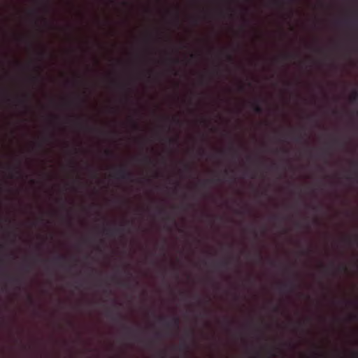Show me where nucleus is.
Returning <instances> with one entry per match:
<instances>
[{
  "label": "nucleus",
  "mask_w": 358,
  "mask_h": 358,
  "mask_svg": "<svg viewBox=\"0 0 358 358\" xmlns=\"http://www.w3.org/2000/svg\"><path fill=\"white\" fill-rule=\"evenodd\" d=\"M115 176L120 179L132 181L133 173L124 165H121L115 170Z\"/></svg>",
  "instance_id": "f257e3e1"
},
{
  "label": "nucleus",
  "mask_w": 358,
  "mask_h": 358,
  "mask_svg": "<svg viewBox=\"0 0 358 358\" xmlns=\"http://www.w3.org/2000/svg\"><path fill=\"white\" fill-rule=\"evenodd\" d=\"M296 289V285L294 282H290L289 283H284L280 285L281 290H288L289 292H294Z\"/></svg>",
  "instance_id": "f03ea898"
},
{
  "label": "nucleus",
  "mask_w": 358,
  "mask_h": 358,
  "mask_svg": "<svg viewBox=\"0 0 358 358\" xmlns=\"http://www.w3.org/2000/svg\"><path fill=\"white\" fill-rule=\"evenodd\" d=\"M179 324H180L179 318L177 317H173L171 322L166 323V326L167 327H171L173 326V327H175L176 328H178Z\"/></svg>",
  "instance_id": "7ed1b4c3"
},
{
  "label": "nucleus",
  "mask_w": 358,
  "mask_h": 358,
  "mask_svg": "<svg viewBox=\"0 0 358 358\" xmlns=\"http://www.w3.org/2000/svg\"><path fill=\"white\" fill-rule=\"evenodd\" d=\"M252 107L253 110L257 113H262L263 112V108L259 103V102L255 101L252 103Z\"/></svg>",
  "instance_id": "20e7f679"
},
{
  "label": "nucleus",
  "mask_w": 358,
  "mask_h": 358,
  "mask_svg": "<svg viewBox=\"0 0 358 358\" xmlns=\"http://www.w3.org/2000/svg\"><path fill=\"white\" fill-rule=\"evenodd\" d=\"M350 101L351 103H355L358 101V92L356 90H354L350 96Z\"/></svg>",
  "instance_id": "39448f33"
},
{
  "label": "nucleus",
  "mask_w": 358,
  "mask_h": 358,
  "mask_svg": "<svg viewBox=\"0 0 358 358\" xmlns=\"http://www.w3.org/2000/svg\"><path fill=\"white\" fill-rule=\"evenodd\" d=\"M122 228H120V229H103V231L108 234V235H113V234L116 233V232H118L120 231H122Z\"/></svg>",
  "instance_id": "423d86ee"
},
{
  "label": "nucleus",
  "mask_w": 358,
  "mask_h": 358,
  "mask_svg": "<svg viewBox=\"0 0 358 358\" xmlns=\"http://www.w3.org/2000/svg\"><path fill=\"white\" fill-rule=\"evenodd\" d=\"M229 264H230L229 260H224V261L220 262L219 264V265L221 266H223V267H228Z\"/></svg>",
  "instance_id": "0eeeda50"
},
{
  "label": "nucleus",
  "mask_w": 358,
  "mask_h": 358,
  "mask_svg": "<svg viewBox=\"0 0 358 358\" xmlns=\"http://www.w3.org/2000/svg\"><path fill=\"white\" fill-rule=\"evenodd\" d=\"M322 356V354H321L318 351L313 352V357L315 358H319V357H321Z\"/></svg>",
  "instance_id": "6e6552de"
},
{
  "label": "nucleus",
  "mask_w": 358,
  "mask_h": 358,
  "mask_svg": "<svg viewBox=\"0 0 358 358\" xmlns=\"http://www.w3.org/2000/svg\"><path fill=\"white\" fill-rule=\"evenodd\" d=\"M124 329L126 330L127 334L128 335H131L133 333V331L131 328H129L128 327H124Z\"/></svg>",
  "instance_id": "1a4fd4ad"
},
{
  "label": "nucleus",
  "mask_w": 358,
  "mask_h": 358,
  "mask_svg": "<svg viewBox=\"0 0 358 358\" xmlns=\"http://www.w3.org/2000/svg\"><path fill=\"white\" fill-rule=\"evenodd\" d=\"M339 269L345 272L348 271L347 266L343 264L339 266Z\"/></svg>",
  "instance_id": "9d476101"
},
{
  "label": "nucleus",
  "mask_w": 358,
  "mask_h": 358,
  "mask_svg": "<svg viewBox=\"0 0 358 358\" xmlns=\"http://www.w3.org/2000/svg\"><path fill=\"white\" fill-rule=\"evenodd\" d=\"M65 259H66V257H65L64 256H59V257H57L56 258V259H55V260H56L57 262H59V261H62H62H64V260H65Z\"/></svg>",
  "instance_id": "9b49d317"
},
{
  "label": "nucleus",
  "mask_w": 358,
  "mask_h": 358,
  "mask_svg": "<svg viewBox=\"0 0 358 358\" xmlns=\"http://www.w3.org/2000/svg\"><path fill=\"white\" fill-rule=\"evenodd\" d=\"M352 357H354V358H357L358 357V352L357 351H353L352 352Z\"/></svg>",
  "instance_id": "f8f14e48"
},
{
  "label": "nucleus",
  "mask_w": 358,
  "mask_h": 358,
  "mask_svg": "<svg viewBox=\"0 0 358 358\" xmlns=\"http://www.w3.org/2000/svg\"><path fill=\"white\" fill-rule=\"evenodd\" d=\"M173 121L176 124H180V120H179V119H178V118H173Z\"/></svg>",
  "instance_id": "ddd939ff"
},
{
  "label": "nucleus",
  "mask_w": 358,
  "mask_h": 358,
  "mask_svg": "<svg viewBox=\"0 0 358 358\" xmlns=\"http://www.w3.org/2000/svg\"><path fill=\"white\" fill-rule=\"evenodd\" d=\"M120 318H122V315L121 314H117V317H113V320H116L117 319H120Z\"/></svg>",
  "instance_id": "4468645a"
},
{
  "label": "nucleus",
  "mask_w": 358,
  "mask_h": 358,
  "mask_svg": "<svg viewBox=\"0 0 358 358\" xmlns=\"http://www.w3.org/2000/svg\"><path fill=\"white\" fill-rule=\"evenodd\" d=\"M227 58L228 61H229V62H232L233 61V57L230 55H227Z\"/></svg>",
  "instance_id": "2eb2a0df"
},
{
  "label": "nucleus",
  "mask_w": 358,
  "mask_h": 358,
  "mask_svg": "<svg viewBox=\"0 0 358 358\" xmlns=\"http://www.w3.org/2000/svg\"><path fill=\"white\" fill-rule=\"evenodd\" d=\"M133 127L135 129H138V125L135 122H133Z\"/></svg>",
  "instance_id": "dca6fc26"
},
{
  "label": "nucleus",
  "mask_w": 358,
  "mask_h": 358,
  "mask_svg": "<svg viewBox=\"0 0 358 358\" xmlns=\"http://www.w3.org/2000/svg\"><path fill=\"white\" fill-rule=\"evenodd\" d=\"M177 142V139H174V138H170L169 139V143H176Z\"/></svg>",
  "instance_id": "f3484780"
},
{
  "label": "nucleus",
  "mask_w": 358,
  "mask_h": 358,
  "mask_svg": "<svg viewBox=\"0 0 358 358\" xmlns=\"http://www.w3.org/2000/svg\"><path fill=\"white\" fill-rule=\"evenodd\" d=\"M143 159L149 163L151 162V159L148 156L144 157Z\"/></svg>",
  "instance_id": "a211bd4d"
},
{
  "label": "nucleus",
  "mask_w": 358,
  "mask_h": 358,
  "mask_svg": "<svg viewBox=\"0 0 358 358\" xmlns=\"http://www.w3.org/2000/svg\"><path fill=\"white\" fill-rule=\"evenodd\" d=\"M122 286L125 287H130V285L129 282H124L122 284Z\"/></svg>",
  "instance_id": "6ab92c4d"
},
{
  "label": "nucleus",
  "mask_w": 358,
  "mask_h": 358,
  "mask_svg": "<svg viewBox=\"0 0 358 358\" xmlns=\"http://www.w3.org/2000/svg\"><path fill=\"white\" fill-rule=\"evenodd\" d=\"M13 170L15 171V172L17 174H20V170L18 168H13Z\"/></svg>",
  "instance_id": "aec40b11"
},
{
  "label": "nucleus",
  "mask_w": 358,
  "mask_h": 358,
  "mask_svg": "<svg viewBox=\"0 0 358 358\" xmlns=\"http://www.w3.org/2000/svg\"><path fill=\"white\" fill-rule=\"evenodd\" d=\"M301 139H302V136H297V137L295 138L296 141H297V142L301 141Z\"/></svg>",
  "instance_id": "412c9836"
},
{
  "label": "nucleus",
  "mask_w": 358,
  "mask_h": 358,
  "mask_svg": "<svg viewBox=\"0 0 358 358\" xmlns=\"http://www.w3.org/2000/svg\"><path fill=\"white\" fill-rule=\"evenodd\" d=\"M214 181V180H205L203 182V185H205L207 182H211Z\"/></svg>",
  "instance_id": "4be33fe9"
},
{
  "label": "nucleus",
  "mask_w": 358,
  "mask_h": 358,
  "mask_svg": "<svg viewBox=\"0 0 358 358\" xmlns=\"http://www.w3.org/2000/svg\"><path fill=\"white\" fill-rule=\"evenodd\" d=\"M185 170H187V171H190L191 167H190L188 164H185Z\"/></svg>",
  "instance_id": "5701e85b"
},
{
  "label": "nucleus",
  "mask_w": 358,
  "mask_h": 358,
  "mask_svg": "<svg viewBox=\"0 0 358 358\" xmlns=\"http://www.w3.org/2000/svg\"><path fill=\"white\" fill-rule=\"evenodd\" d=\"M24 269H25V271H29V270H30V266H29V265H26V266H24Z\"/></svg>",
  "instance_id": "b1692460"
},
{
  "label": "nucleus",
  "mask_w": 358,
  "mask_h": 358,
  "mask_svg": "<svg viewBox=\"0 0 358 358\" xmlns=\"http://www.w3.org/2000/svg\"><path fill=\"white\" fill-rule=\"evenodd\" d=\"M159 322H164L165 321V317H162V316L159 317Z\"/></svg>",
  "instance_id": "393cba45"
},
{
  "label": "nucleus",
  "mask_w": 358,
  "mask_h": 358,
  "mask_svg": "<svg viewBox=\"0 0 358 358\" xmlns=\"http://www.w3.org/2000/svg\"><path fill=\"white\" fill-rule=\"evenodd\" d=\"M268 354H269V356H270V357H275V354H274L272 351H269V352H268Z\"/></svg>",
  "instance_id": "a878e982"
},
{
  "label": "nucleus",
  "mask_w": 358,
  "mask_h": 358,
  "mask_svg": "<svg viewBox=\"0 0 358 358\" xmlns=\"http://www.w3.org/2000/svg\"><path fill=\"white\" fill-rule=\"evenodd\" d=\"M105 153L106 155H112V152L109 150H106L105 151Z\"/></svg>",
  "instance_id": "bb28decb"
},
{
  "label": "nucleus",
  "mask_w": 358,
  "mask_h": 358,
  "mask_svg": "<svg viewBox=\"0 0 358 358\" xmlns=\"http://www.w3.org/2000/svg\"><path fill=\"white\" fill-rule=\"evenodd\" d=\"M182 348L184 350H187V345L183 344V345H182Z\"/></svg>",
  "instance_id": "cd10ccee"
},
{
  "label": "nucleus",
  "mask_w": 358,
  "mask_h": 358,
  "mask_svg": "<svg viewBox=\"0 0 358 358\" xmlns=\"http://www.w3.org/2000/svg\"><path fill=\"white\" fill-rule=\"evenodd\" d=\"M20 103H21L24 106H26V104H27V103H26V101H25V100H21V101H20Z\"/></svg>",
  "instance_id": "c85d7f7f"
},
{
  "label": "nucleus",
  "mask_w": 358,
  "mask_h": 358,
  "mask_svg": "<svg viewBox=\"0 0 358 358\" xmlns=\"http://www.w3.org/2000/svg\"><path fill=\"white\" fill-rule=\"evenodd\" d=\"M291 56H292L291 55L287 54V55H284V57H285V59H288V58L291 57Z\"/></svg>",
  "instance_id": "c756f323"
},
{
  "label": "nucleus",
  "mask_w": 358,
  "mask_h": 358,
  "mask_svg": "<svg viewBox=\"0 0 358 358\" xmlns=\"http://www.w3.org/2000/svg\"><path fill=\"white\" fill-rule=\"evenodd\" d=\"M350 319L355 320L357 319V317L356 315H352L351 316Z\"/></svg>",
  "instance_id": "7c9ffc66"
},
{
  "label": "nucleus",
  "mask_w": 358,
  "mask_h": 358,
  "mask_svg": "<svg viewBox=\"0 0 358 358\" xmlns=\"http://www.w3.org/2000/svg\"><path fill=\"white\" fill-rule=\"evenodd\" d=\"M13 281H14L15 282H20V279H19V278H14V279H13Z\"/></svg>",
  "instance_id": "2f4dec72"
},
{
  "label": "nucleus",
  "mask_w": 358,
  "mask_h": 358,
  "mask_svg": "<svg viewBox=\"0 0 358 358\" xmlns=\"http://www.w3.org/2000/svg\"><path fill=\"white\" fill-rule=\"evenodd\" d=\"M204 154V150H201L199 151V155H203Z\"/></svg>",
  "instance_id": "473e14b6"
},
{
  "label": "nucleus",
  "mask_w": 358,
  "mask_h": 358,
  "mask_svg": "<svg viewBox=\"0 0 358 358\" xmlns=\"http://www.w3.org/2000/svg\"><path fill=\"white\" fill-rule=\"evenodd\" d=\"M159 213H164V209H162V208L159 209Z\"/></svg>",
  "instance_id": "72a5a7b5"
},
{
  "label": "nucleus",
  "mask_w": 358,
  "mask_h": 358,
  "mask_svg": "<svg viewBox=\"0 0 358 358\" xmlns=\"http://www.w3.org/2000/svg\"><path fill=\"white\" fill-rule=\"evenodd\" d=\"M173 62L176 64H178L179 62V60L178 59H176L173 60Z\"/></svg>",
  "instance_id": "f704fd0d"
},
{
  "label": "nucleus",
  "mask_w": 358,
  "mask_h": 358,
  "mask_svg": "<svg viewBox=\"0 0 358 358\" xmlns=\"http://www.w3.org/2000/svg\"><path fill=\"white\" fill-rule=\"evenodd\" d=\"M353 166H355V167H357V162H354V163H353Z\"/></svg>",
  "instance_id": "c9c22d12"
},
{
  "label": "nucleus",
  "mask_w": 358,
  "mask_h": 358,
  "mask_svg": "<svg viewBox=\"0 0 358 358\" xmlns=\"http://www.w3.org/2000/svg\"><path fill=\"white\" fill-rule=\"evenodd\" d=\"M194 57H195V55H192V54L191 55V57H192V58H194Z\"/></svg>",
  "instance_id": "e433bc0d"
},
{
  "label": "nucleus",
  "mask_w": 358,
  "mask_h": 358,
  "mask_svg": "<svg viewBox=\"0 0 358 358\" xmlns=\"http://www.w3.org/2000/svg\"><path fill=\"white\" fill-rule=\"evenodd\" d=\"M178 20H178V17L177 16V17H176V22H178Z\"/></svg>",
  "instance_id": "4c0bfd02"
},
{
  "label": "nucleus",
  "mask_w": 358,
  "mask_h": 358,
  "mask_svg": "<svg viewBox=\"0 0 358 358\" xmlns=\"http://www.w3.org/2000/svg\"><path fill=\"white\" fill-rule=\"evenodd\" d=\"M29 299L31 301H32V298L31 296H29Z\"/></svg>",
  "instance_id": "58836bf2"
},
{
  "label": "nucleus",
  "mask_w": 358,
  "mask_h": 358,
  "mask_svg": "<svg viewBox=\"0 0 358 358\" xmlns=\"http://www.w3.org/2000/svg\"><path fill=\"white\" fill-rule=\"evenodd\" d=\"M274 310H275V311H277V310H278V308H276V307H275V309H274Z\"/></svg>",
  "instance_id": "ea45409f"
},
{
  "label": "nucleus",
  "mask_w": 358,
  "mask_h": 358,
  "mask_svg": "<svg viewBox=\"0 0 358 358\" xmlns=\"http://www.w3.org/2000/svg\"><path fill=\"white\" fill-rule=\"evenodd\" d=\"M284 152H285V153H287V150H284Z\"/></svg>",
  "instance_id": "a19ab883"
},
{
  "label": "nucleus",
  "mask_w": 358,
  "mask_h": 358,
  "mask_svg": "<svg viewBox=\"0 0 358 358\" xmlns=\"http://www.w3.org/2000/svg\"><path fill=\"white\" fill-rule=\"evenodd\" d=\"M1 228H2V226H1V224H0V230L1 229Z\"/></svg>",
  "instance_id": "79ce46f5"
},
{
  "label": "nucleus",
  "mask_w": 358,
  "mask_h": 358,
  "mask_svg": "<svg viewBox=\"0 0 358 358\" xmlns=\"http://www.w3.org/2000/svg\"><path fill=\"white\" fill-rule=\"evenodd\" d=\"M357 115H358V111H357Z\"/></svg>",
  "instance_id": "37998d69"
}]
</instances>
